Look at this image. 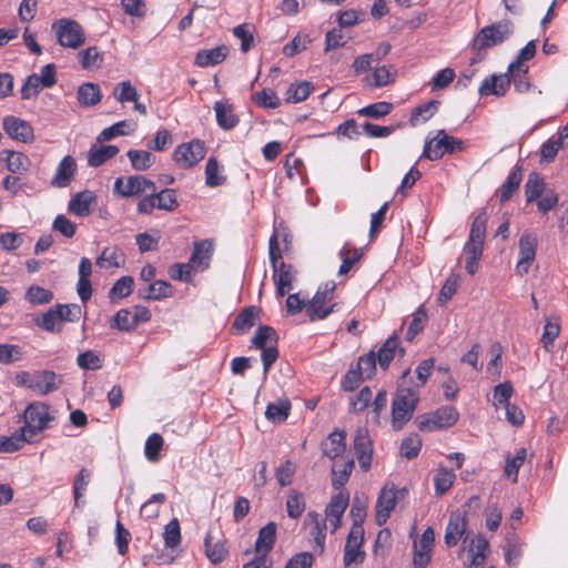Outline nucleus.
I'll use <instances>...</instances> for the list:
<instances>
[{
	"label": "nucleus",
	"mask_w": 568,
	"mask_h": 568,
	"mask_svg": "<svg viewBox=\"0 0 568 568\" xmlns=\"http://www.w3.org/2000/svg\"><path fill=\"white\" fill-rule=\"evenodd\" d=\"M513 33L514 24L509 20H503L484 27L471 42V49L477 53V57L471 59V64L481 60L479 55L481 51L501 44L508 40Z\"/></svg>",
	"instance_id": "1"
},
{
	"label": "nucleus",
	"mask_w": 568,
	"mask_h": 568,
	"mask_svg": "<svg viewBox=\"0 0 568 568\" xmlns=\"http://www.w3.org/2000/svg\"><path fill=\"white\" fill-rule=\"evenodd\" d=\"M418 403V392L400 385L392 404V425L399 430L412 418Z\"/></svg>",
	"instance_id": "2"
},
{
	"label": "nucleus",
	"mask_w": 568,
	"mask_h": 568,
	"mask_svg": "<svg viewBox=\"0 0 568 568\" xmlns=\"http://www.w3.org/2000/svg\"><path fill=\"white\" fill-rule=\"evenodd\" d=\"M55 418L50 406L42 402H34L27 406L23 413L24 426L21 428L31 439L49 427Z\"/></svg>",
	"instance_id": "3"
},
{
	"label": "nucleus",
	"mask_w": 568,
	"mask_h": 568,
	"mask_svg": "<svg viewBox=\"0 0 568 568\" xmlns=\"http://www.w3.org/2000/svg\"><path fill=\"white\" fill-rule=\"evenodd\" d=\"M465 149L464 142L455 136L448 135L444 130H439L432 140H426L422 159L437 161L446 153L453 154Z\"/></svg>",
	"instance_id": "4"
},
{
	"label": "nucleus",
	"mask_w": 568,
	"mask_h": 568,
	"mask_svg": "<svg viewBox=\"0 0 568 568\" xmlns=\"http://www.w3.org/2000/svg\"><path fill=\"white\" fill-rule=\"evenodd\" d=\"M52 30L62 47L77 49L85 41L83 28L74 20L60 19L52 24Z\"/></svg>",
	"instance_id": "5"
},
{
	"label": "nucleus",
	"mask_w": 568,
	"mask_h": 568,
	"mask_svg": "<svg viewBox=\"0 0 568 568\" xmlns=\"http://www.w3.org/2000/svg\"><path fill=\"white\" fill-rule=\"evenodd\" d=\"M335 283L327 282L316 292L312 301L306 306V314L312 322L324 320L335 311L337 304L325 307L326 303L332 301L335 291Z\"/></svg>",
	"instance_id": "6"
},
{
	"label": "nucleus",
	"mask_w": 568,
	"mask_h": 568,
	"mask_svg": "<svg viewBox=\"0 0 568 568\" xmlns=\"http://www.w3.org/2000/svg\"><path fill=\"white\" fill-rule=\"evenodd\" d=\"M458 417L459 414L455 407L443 406L429 415L418 416L416 423L422 432L435 430L453 426L458 420Z\"/></svg>",
	"instance_id": "7"
},
{
	"label": "nucleus",
	"mask_w": 568,
	"mask_h": 568,
	"mask_svg": "<svg viewBox=\"0 0 568 568\" xmlns=\"http://www.w3.org/2000/svg\"><path fill=\"white\" fill-rule=\"evenodd\" d=\"M487 220V214L483 210L478 213L471 223L468 241L464 246L466 256L470 257L471 260H479L481 257L486 236Z\"/></svg>",
	"instance_id": "8"
},
{
	"label": "nucleus",
	"mask_w": 568,
	"mask_h": 568,
	"mask_svg": "<svg viewBox=\"0 0 568 568\" xmlns=\"http://www.w3.org/2000/svg\"><path fill=\"white\" fill-rule=\"evenodd\" d=\"M114 193L122 197L138 196L143 193H154L156 187L153 181L142 175L118 178L113 186Z\"/></svg>",
	"instance_id": "9"
},
{
	"label": "nucleus",
	"mask_w": 568,
	"mask_h": 568,
	"mask_svg": "<svg viewBox=\"0 0 568 568\" xmlns=\"http://www.w3.org/2000/svg\"><path fill=\"white\" fill-rule=\"evenodd\" d=\"M205 156L204 143L200 140H193L189 143L179 145L173 152V160L184 169L192 168Z\"/></svg>",
	"instance_id": "10"
},
{
	"label": "nucleus",
	"mask_w": 568,
	"mask_h": 568,
	"mask_svg": "<svg viewBox=\"0 0 568 568\" xmlns=\"http://www.w3.org/2000/svg\"><path fill=\"white\" fill-rule=\"evenodd\" d=\"M538 239L531 232H524L519 239V260L516 265V271L519 275L527 274L531 263L536 257Z\"/></svg>",
	"instance_id": "11"
},
{
	"label": "nucleus",
	"mask_w": 568,
	"mask_h": 568,
	"mask_svg": "<svg viewBox=\"0 0 568 568\" xmlns=\"http://www.w3.org/2000/svg\"><path fill=\"white\" fill-rule=\"evenodd\" d=\"M353 448L361 469L363 471H367L371 468L373 459V443L369 437L367 428H357L353 443Z\"/></svg>",
	"instance_id": "12"
},
{
	"label": "nucleus",
	"mask_w": 568,
	"mask_h": 568,
	"mask_svg": "<svg viewBox=\"0 0 568 568\" xmlns=\"http://www.w3.org/2000/svg\"><path fill=\"white\" fill-rule=\"evenodd\" d=\"M406 489L395 490L394 488H383L376 501L375 520L378 526L386 524L392 510L395 508L398 495L404 496Z\"/></svg>",
	"instance_id": "13"
},
{
	"label": "nucleus",
	"mask_w": 568,
	"mask_h": 568,
	"mask_svg": "<svg viewBox=\"0 0 568 568\" xmlns=\"http://www.w3.org/2000/svg\"><path fill=\"white\" fill-rule=\"evenodd\" d=\"M363 542L364 531H361L357 528L351 529L344 547L343 561L346 567L364 561L365 552L362 550Z\"/></svg>",
	"instance_id": "14"
},
{
	"label": "nucleus",
	"mask_w": 568,
	"mask_h": 568,
	"mask_svg": "<svg viewBox=\"0 0 568 568\" xmlns=\"http://www.w3.org/2000/svg\"><path fill=\"white\" fill-rule=\"evenodd\" d=\"M434 540L435 532L433 528L428 527L424 530L420 538L414 541L413 564L415 568H425L429 564Z\"/></svg>",
	"instance_id": "15"
},
{
	"label": "nucleus",
	"mask_w": 568,
	"mask_h": 568,
	"mask_svg": "<svg viewBox=\"0 0 568 568\" xmlns=\"http://www.w3.org/2000/svg\"><path fill=\"white\" fill-rule=\"evenodd\" d=\"M3 130L6 133L18 141L29 142L33 140V129L29 122L8 115L3 119Z\"/></svg>",
	"instance_id": "16"
},
{
	"label": "nucleus",
	"mask_w": 568,
	"mask_h": 568,
	"mask_svg": "<svg viewBox=\"0 0 568 568\" xmlns=\"http://www.w3.org/2000/svg\"><path fill=\"white\" fill-rule=\"evenodd\" d=\"M62 379L52 371L33 373L32 390L39 395H48L60 388Z\"/></svg>",
	"instance_id": "17"
},
{
	"label": "nucleus",
	"mask_w": 568,
	"mask_h": 568,
	"mask_svg": "<svg viewBox=\"0 0 568 568\" xmlns=\"http://www.w3.org/2000/svg\"><path fill=\"white\" fill-rule=\"evenodd\" d=\"M75 172V160L71 155L64 156L58 164L55 173L51 180V185L55 187H67L71 183Z\"/></svg>",
	"instance_id": "18"
},
{
	"label": "nucleus",
	"mask_w": 568,
	"mask_h": 568,
	"mask_svg": "<svg viewBox=\"0 0 568 568\" xmlns=\"http://www.w3.org/2000/svg\"><path fill=\"white\" fill-rule=\"evenodd\" d=\"M214 111L217 125L227 131L235 128L239 123V116L234 112V106L227 100H220L214 103Z\"/></svg>",
	"instance_id": "19"
},
{
	"label": "nucleus",
	"mask_w": 568,
	"mask_h": 568,
	"mask_svg": "<svg viewBox=\"0 0 568 568\" xmlns=\"http://www.w3.org/2000/svg\"><path fill=\"white\" fill-rule=\"evenodd\" d=\"M213 252V243L210 240H203L194 243V248L189 260L193 270L203 271L209 266Z\"/></svg>",
	"instance_id": "20"
},
{
	"label": "nucleus",
	"mask_w": 568,
	"mask_h": 568,
	"mask_svg": "<svg viewBox=\"0 0 568 568\" xmlns=\"http://www.w3.org/2000/svg\"><path fill=\"white\" fill-rule=\"evenodd\" d=\"M273 272L276 294L277 296L283 297L292 288V283L295 280L296 272L293 270L291 264H286L284 262H281L276 268H273Z\"/></svg>",
	"instance_id": "21"
},
{
	"label": "nucleus",
	"mask_w": 568,
	"mask_h": 568,
	"mask_svg": "<svg viewBox=\"0 0 568 568\" xmlns=\"http://www.w3.org/2000/svg\"><path fill=\"white\" fill-rule=\"evenodd\" d=\"M466 518L457 513L452 514L445 531V544L448 547L456 546L466 532Z\"/></svg>",
	"instance_id": "22"
},
{
	"label": "nucleus",
	"mask_w": 568,
	"mask_h": 568,
	"mask_svg": "<svg viewBox=\"0 0 568 568\" xmlns=\"http://www.w3.org/2000/svg\"><path fill=\"white\" fill-rule=\"evenodd\" d=\"M399 337L397 335H392L388 337L382 347L377 352L378 364L383 369H386L390 362L396 356L397 352L403 356L405 354V349L399 346Z\"/></svg>",
	"instance_id": "23"
},
{
	"label": "nucleus",
	"mask_w": 568,
	"mask_h": 568,
	"mask_svg": "<svg viewBox=\"0 0 568 568\" xmlns=\"http://www.w3.org/2000/svg\"><path fill=\"white\" fill-rule=\"evenodd\" d=\"M260 312L261 310L256 306L245 307L235 317V321L232 324V332L234 334H245L248 332L255 325V322L260 316Z\"/></svg>",
	"instance_id": "24"
},
{
	"label": "nucleus",
	"mask_w": 568,
	"mask_h": 568,
	"mask_svg": "<svg viewBox=\"0 0 568 568\" xmlns=\"http://www.w3.org/2000/svg\"><path fill=\"white\" fill-rule=\"evenodd\" d=\"M345 432L335 430L322 443L323 454L331 459L341 456L346 449Z\"/></svg>",
	"instance_id": "25"
},
{
	"label": "nucleus",
	"mask_w": 568,
	"mask_h": 568,
	"mask_svg": "<svg viewBox=\"0 0 568 568\" xmlns=\"http://www.w3.org/2000/svg\"><path fill=\"white\" fill-rule=\"evenodd\" d=\"M276 539V524L271 521L262 527L255 541V551L258 555L267 556Z\"/></svg>",
	"instance_id": "26"
},
{
	"label": "nucleus",
	"mask_w": 568,
	"mask_h": 568,
	"mask_svg": "<svg viewBox=\"0 0 568 568\" xmlns=\"http://www.w3.org/2000/svg\"><path fill=\"white\" fill-rule=\"evenodd\" d=\"M95 195L91 191H82L71 197L68 209L77 216H88L91 213L90 205L95 201Z\"/></svg>",
	"instance_id": "27"
},
{
	"label": "nucleus",
	"mask_w": 568,
	"mask_h": 568,
	"mask_svg": "<svg viewBox=\"0 0 568 568\" xmlns=\"http://www.w3.org/2000/svg\"><path fill=\"white\" fill-rule=\"evenodd\" d=\"M229 53L226 45H220L210 50H201L196 53L195 64L205 68L216 65L225 60Z\"/></svg>",
	"instance_id": "28"
},
{
	"label": "nucleus",
	"mask_w": 568,
	"mask_h": 568,
	"mask_svg": "<svg viewBox=\"0 0 568 568\" xmlns=\"http://www.w3.org/2000/svg\"><path fill=\"white\" fill-rule=\"evenodd\" d=\"M125 263V256L118 246L104 247L95 261L100 268L120 267Z\"/></svg>",
	"instance_id": "29"
},
{
	"label": "nucleus",
	"mask_w": 568,
	"mask_h": 568,
	"mask_svg": "<svg viewBox=\"0 0 568 568\" xmlns=\"http://www.w3.org/2000/svg\"><path fill=\"white\" fill-rule=\"evenodd\" d=\"M118 152L119 148L115 145L93 144L88 153V164L90 166L98 168L115 156Z\"/></svg>",
	"instance_id": "30"
},
{
	"label": "nucleus",
	"mask_w": 568,
	"mask_h": 568,
	"mask_svg": "<svg viewBox=\"0 0 568 568\" xmlns=\"http://www.w3.org/2000/svg\"><path fill=\"white\" fill-rule=\"evenodd\" d=\"M0 159L6 161L8 170L12 173L27 172L30 166V160L23 153L3 150Z\"/></svg>",
	"instance_id": "31"
},
{
	"label": "nucleus",
	"mask_w": 568,
	"mask_h": 568,
	"mask_svg": "<svg viewBox=\"0 0 568 568\" xmlns=\"http://www.w3.org/2000/svg\"><path fill=\"white\" fill-rule=\"evenodd\" d=\"M523 168L517 165L507 176L506 181L499 189V200L501 203L511 199L513 194L518 190L523 180Z\"/></svg>",
	"instance_id": "32"
},
{
	"label": "nucleus",
	"mask_w": 568,
	"mask_h": 568,
	"mask_svg": "<svg viewBox=\"0 0 568 568\" xmlns=\"http://www.w3.org/2000/svg\"><path fill=\"white\" fill-rule=\"evenodd\" d=\"M61 312L55 305L36 318V324L49 333H58L62 328Z\"/></svg>",
	"instance_id": "33"
},
{
	"label": "nucleus",
	"mask_w": 568,
	"mask_h": 568,
	"mask_svg": "<svg viewBox=\"0 0 568 568\" xmlns=\"http://www.w3.org/2000/svg\"><path fill=\"white\" fill-rule=\"evenodd\" d=\"M32 439L27 436L20 427L11 436H0V453H14L19 450L24 443H31Z\"/></svg>",
	"instance_id": "34"
},
{
	"label": "nucleus",
	"mask_w": 568,
	"mask_h": 568,
	"mask_svg": "<svg viewBox=\"0 0 568 568\" xmlns=\"http://www.w3.org/2000/svg\"><path fill=\"white\" fill-rule=\"evenodd\" d=\"M173 295V287L169 282L154 281L143 292H140V296L144 300H161Z\"/></svg>",
	"instance_id": "35"
},
{
	"label": "nucleus",
	"mask_w": 568,
	"mask_h": 568,
	"mask_svg": "<svg viewBox=\"0 0 568 568\" xmlns=\"http://www.w3.org/2000/svg\"><path fill=\"white\" fill-rule=\"evenodd\" d=\"M78 101L82 106H92L100 102L101 90L95 83L87 82L78 89Z\"/></svg>",
	"instance_id": "36"
},
{
	"label": "nucleus",
	"mask_w": 568,
	"mask_h": 568,
	"mask_svg": "<svg viewBox=\"0 0 568 568\" xmlns=\"http://www.w3.org/2000/svg\"><path fill=\"white\" fill-rule=\"evenodd\" d=\"M126 156L135 171H145L150 169L155 162V156L149 151L144 150L131 149L126 152Z\"/></svg>",
	"instance_id": "37"
},
{
	"label": "nucleus",
	"mask_w": 568,
	"mask_h": 568,
	"mask_svg": "<svg viewBox=\"0 0 568 568\" xmlns=\"http://www.w3.org/2000/svg\"><path fill=\"white\" fill-rule=\"evenodd\" d=\"M290 410L291 403L287 399H282L267 405L265 417L273 423H282L287 419Z\"/></svg>",
	"instance_id": "38"
},
{
	"label": "nucleus",
	"mask_w": 568,
	"mask_h": 568,
	"mask_svg": "<svg viewBox=\"0 0 568 568\" xmlns=\"http://www.w3.org/2000/svg\"><path fill=\"white\" fill-rule=\"evenodd\" d=\"M313 91V85L308 81H302L290 85L285 93V101L287 103H298L308 98Z\"/></svg>",
	"instance_id": "39"
},
{
	"label": "nucleus",
	"mask_w": 568,
	"mask_h": 568,
	"mask_svg": "<svg viewBox=\"0 0 568 568\" xmlns=\"http://www.w3.org/2000/svg\"><path fill=\"white\" fill-rule=\"evenodd\" d=\"M54 295L50 290L42 286L31 285L28 287L24 300L32 305H44L52 302Z\"/></svg>",
	"instance_id": "40"
},
{
	"label": "nucleus",
	"mask_w": 568,
	"mask_h": 568,
	"mask_svg": "<svg viewBox=\"0 0 568 568\" xmlns=\"http://www.w3.org/2000/svg\"><path fill=\"white\" fill-rule=\"evenodd\" d=\"M544 189V179L537 172H531L528 175L527 182L525 184L526 201L530 203L539 199L541 196Z\"/></svg>",
	"instance_id": "41"
},
{
	"label": "nucleus",
	"mask_w": 568,
	"mask_h": 568,
	"mask_svg": "<svg viewBox=\"0 0 568 568\" xmlns=\"http://www.w3.org/2000/svg\"><path fill=\"white\" fill-rule=\"evenodd\" d=\"M226 178L221 173V166L215 158H210L205 166V183L210 187L223 185Z\"/></svg>",
	"instance_id": "42"
},
{
	"label": "nucleus",
	"mask_w": 568,
	"mask_h": 568,
	"mask_svg": "<svg viewBox=\"0 0 568 568\" xmlns=\"http://www.w3.org/2000/svg\"><path fill=\"white\" fill-rule=\"evenodd\" d=\"M277 338L276 331L273 327L261 325L252 337L251 343L252 346L262 349L267 347V343H271V345L275 344Z\"/></svg>",
	"instance_id": "43"
},
{
	"label": "nucleus",
	"mask_w": 568,
	"mask_h": 568,
	"mask_svg": "<svg viewBox=\"0 0 568 568\" xmlns=\"http://www.w3.org/2000/svg\"><path fill=\"white\" fill-rule=\"evenodd\" d=\"M349 504V494L339 491L331 498L326 506L325 516L342 517Z\"/></svg>",
	"instance_id": "44"
},
{
	"label": "nucleus",
	"mask_w": 568,
	"mask_h": 568,
	"mask_svg": "<svg viewBox=\"0 0 568 568\" xmlns=\"http://www.w3.org/2000/svg\"><path fill=\"white\" fill-rule=\"evenodd\" d=\"M134 131V124L129 123L128 121H120L109 128H105L98 135V142L110 141L119 135L130 134Z\"/></svg>",
	"instance_id": "45"
},
{
	"label": "nucleus",
	"mask_w": 568,
	"mask_h": 568,
	"mask_svg": "<svg viewBox=\"0 0 568 568\" xmlns=\"http://www.w3.org/2000/svg\"><path fill=\"white\" fill-rule=\"evenodd\" d=\"M354 468V460L348 459L342 465L335 464L332 474V485L335 489H341L347 481Z\"/></svg>",
	"instance_id": "46"
},
{
	"label": "nucleus",
	"mask_w": 568,
	"mask_h": 568,
	"mask_svg": "<svg viewBox=\"0 0 568 568\" xmlns=\"http://www.w3.org/2000/svg\"><path fill=\"white\" fill-rule=\"evenodd\" d=\"M205 554L212 564L216 565L223 561L225 556L227 555V549L224 544L217 541L212 545V535L207 532L204 539Z\"/></svg>",
	"instance_id": "47"
},
{
	"label": "nucleus",
	"mask_w": 568,
	"mask_h": 568,
	"mask_svg": "<svg viewBox=\"0 0 568 568\" xmlns=\"http://www.w3.org/2000/svg\"><path fill=\"white\" fill-rule=\"evenodd\" d=\"M164 440L162 436L158 433L150 435L144 445V454L149 462L156 463L161 458V449L163 447Z\"/></svg>",
	"instance_id": "48"
},
{
	"label": "nucleus",
	"mask_w": 568,
	"mask_h": 568,
	"mask_svg": "<svg viewBox=\"0 0 568 568\" xmlns=\"http://www.w3.org/2000/svg\"><path fill=\"white\" fill-rule=\"evenodd\" d=\"M254 27L248 23H243L233 29L235 38L241 40V51L247 52L254 45Z\"/></svg>",
	"instance_id": "49"
},
{
	"label": "nucleus",
	"mask_w": 568,
	"mask_h": 568,
	"mask_svg": "<svg viewBox=\"0 0 568 568\" xmlns=\"http://www.w3.org/2000/svg\"><path fill=\"white\" fill-rule=\"evenodd\" d=\"M427 320V313L424 306H419L413 314V320L406 332V341L412 342L417 334H419L425 326Z\"/></svg>",
	"instance_id": "50"
},
{
	"label": "nucleus",
	"mask_w": 568,
	"mask_h": 568,
	"mask_svg": "<svg viewBox=\"0 0 568 568\" xmlns=\"http://www.w3.org/2000/svg\"><path fill=\"white\" fill-rule=\"evenodd\" d=\"M489 353L491 359L487 365V373L493 376L494 379L500 377L501 374V355L503 346L499 342H495L490 345Z\"/></svg>",
	"instance_id": "51"
},
{
	"label": "nucleus",
	"mask_w": 568,
	"mask_h": 568,
	"mask_svg": "<svg viewBox=\"0 0 568 568\" xmlns=\"http://www.w3.org/2000/svg\"><path fill=\"white\" fill-rule=\"evenodd\" d=\"M113 97L120 102H135L138 100V91L130 81L118 83L113 90Z\"/></svg>",
	"instance_id": "52"
},
{
	"label": "nucleus",
	"mask_w": 568,
	"mask_h": 568,
	"mask_svg": "<svg viewBox=\"0 0 568 568\" xmlns=\"http://www.w3.org/2000/svg\"><path fill=\"white\" fill-rule=\"evenodd\" d=\"M156 209L164 211H173L178 206L176 194L173 189H164L156 193L154 192Z\"/></svg>",
	"instance_id": "53"
},
{
	"label": "nucleus",
	"mask_w": 568,
	"mask_h": 568,
	"mask_svg": "<svg viewBox=\"0 0 568 568\" xmlns=\"http://www.w3.org/2000/svg\"><path fill=\"white\" fill-rule=\"evenodd\" d=\"M286 509L288 517L296 519L305 509V499L303 494L292 490L286 500Z\"/></svg>",
	"instance_id": "54"
},
{
	"label": "nucleus",
	"mask_w": 568,
	"mask_h": 568,
	"mask_svg": "<svg viewBox=\"0 0 568 568\" xmlns=\"http://www.w3.org/2000/svg\"><path fill=\"white\" fill-rule=\"evenodd\" d=\"M455 478L456 475L453 470H448L447 468H440L434 477L436 494H445L453 486Z\"/></svg>",
	"instance_id": "55"
},
{
	"label": "nucleus",
	"mask_w": 568,
	"mask_h": 568,
	"mask_svg": "<svg viewBox=\"0 0 568 568\" xmlns=\"http://www.w3.org/2000/svg\"><path fill=\"white\" fill-rule=\"evenodd\" d=\"M79 60L83 69L100 68L103 58L97 47H90L79 53Z\"/></svg>",
	"instance_id": "56"
},
{
	"label": "nucleus",
	"mask_w": 568,
	"mask_h": 568,
	"mask_svg": "<svg viewBox=\"0 0 568 568\" xmlns=\"http://www.w3.org/2000/svg\"><path fill=\"white\" fill-rule=\"evenodd\" d=\"M339 256L342 258V264L338 270L339 275L347 274L353 265L361 258L362 254L359 250L357 248H348L347 245H345L341 252Z\"/></svg>",
	"instance_id": "57"
},
{
	"label": "nucleus",
	"mask_w": 568,
	"mask_h": 568,
	"mask_svg": "<svg viewBox=\"0 0 568 568\" xmlns=\"http://www.w3.org/2000/svg\"><path fill=\"white\" fill-rule=\"evenodd\" d=\"M166 497L162 493L153 494L150 499L144 503L140 509L141 516L153 519L159 515V505L164 504Z\"/></svg>",
	"instance_id": "58"
},
{
	"label": "nucleus",
	"mask_w": 568,
	"mask_h": 568,
	"mask_svg": "<svg viewBox=\"0 0 568 568\" xmlns=\"http://www.w3.org/2000/svg\"><path fill=\"white\" fill-rule=\"evenodd\" d=\"M422 448V439L417 434H412L400 444V454L407 459H413L418 456Z\"/></svg>",
	"instance_id": "59"
},
{
	"label": "nucleus",
	"mask_w": 568,
	"mask_h": 568,
	"mask_svg": "<svg viewBox=\"0 0 568 568\" xmlns=\"http://www.w3.org/2000/svg\"><path fill=\"white\" fill-rule=\"evenodd\" d=\"M508 71L510 72V79L514 82L517 92L525 93L529 91L530 83L527 79L528 67L511 68V65H509Z\"/></svg>",
	"instance_id": "60"
},
{
	"label": "nucleus",
	"mask_w": 568,
	"mask_h": 568,
	"mask_svg": "<svg viewBox=\"0 0 568 568\" xmlns=\"http://www.w3.org/2000/svg\"><path fill=\"white\" fill-rule=\"evenodd\" d=\"M253 101L260 106L264 109H276L281 105V100L277 94L273 90L264 89L260 92H256L253 95Z\"/></svg>",
	"instance_id": "61"
},
{
	"label": "nucleus",
	"mask_w": 568,
	"mask_h": 568,
	"mask_svg": "<svg viewBox=\"0 0 568 568\" xmlns=\"http://www.w3.org/2000/svg\"><path fill=\"white\" fill-rule=\"evenodd\" d=\"M44 89L37 73H32L26 78V81L21 88V98L23 100H30L31 98L38 97L40 91Z\"/></svg>",
	"instance_id": "62"
},
{
	"label": "nucleus",
	"mask_w": 568,
	"mask_h": 568,
	"mask_svg": "<svg viewBox=\"0 0 568 568\" xmlns=\"http://www.w3.org/2000/svg\"><path fill=\"white\" fill-rule=\"evenodd\" d=\"M377 362L378 359L376 354L374 352H369L358 358L356 368L366 379H368L375 374Z\"/></svg>",
	"instance_id": "63"
},
{
	"label": "nucleus",
	"mask_w": 568,
	"mask_h": 568,
	"mask_svg": "<svg viewBox=\"0 0 568 568\" xmlns=\"http://www.w3.org/2000/svg\"><path fill=\"white\" fill-rule=\"evenodd\" d=\"M393 109V104L389 102L381 101L373 104H369L358 111V114L362 116H368L374 119H379L382 116L387 115Z\"/></svg>",
	"instance_id": "64"
}]
</instances>
